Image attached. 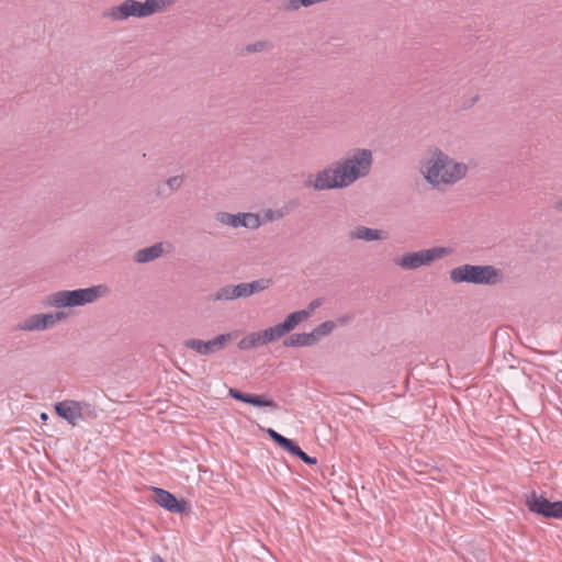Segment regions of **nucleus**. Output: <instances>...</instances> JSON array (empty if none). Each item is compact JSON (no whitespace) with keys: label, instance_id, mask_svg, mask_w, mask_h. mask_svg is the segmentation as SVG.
<instances>
[{"label":"nucleus","instance_id":"obj_1","mask_svg":"<svg viewBox=\"0 0 562 562\" xmlns=\"http://www.w3.org/2000/svg\"><path fill=\"white\" fill-rule=\"evenodd\" d=\"M372 165L373 156L370 149L355 148L347 156L331 162L329 167L310 175L304 180V187L315 191L344 189L369 176Z\"/></svg>","mask_w":562,"mask_h":562},{"label":"nucleus","instance_id":"obj_2","mask_svg":"<svg viewBox=\"0 0 562 562\" xmlns=\"http://www.w3.org/2000/svg\"><path fill=\"white\" fill-rule=\"evenodd\" d=\"M468 167L456 162L441 149L435 148L431 158L426 164L425 179L432 186L451 184L467 175Z\"/></svg>","mask_w":562,"mask_h":562},{"label":"nucleus","instance_id":"obj_3","mask_svg":"<svg viewBox=\"0 0 562 562\" xmlns=\"http://www.w3.org/2000/svg\"><path fill=\"white\" fill-rule=\"evenodd\" d=\"M452 283H470L476 285H496L503 282V271L492 265L464 263L450 270Z\"/></svg>","mask_w":562,"mask_h":562},{"label":"nucleus","instance_id":"obj_4","mask_svg":"<svg viewBox=\"0 0 562 562\" xmlns=\"http://www.w3.org/2000/svg\"><path fill=\"white\" fill-rule=\"evenodd\" d=\"M175 0H124L119 5L111 7L102 12V16L112 21H125L130 18L144 19L161 12Z\"/></svg>","mask_w":562,"mask_h":562},{"label":"nucleus","instance_id":"obj_5","mask_svg":"<svg viewBox=\"0 0 562 562\" xmlns=\"http://www.w3.org/2000/svg\"><path fill=\"white\" fill-rule=\"evenodd\" d=\"M109 289L105 285H93L76 290H61L47 297V304L57 308L83 306L95 302L105 295Z\"/></svg>","mask_w":562,"mask_h":562},{"label":"nucleus","instance_id":"obj_6","mask_svg":"<svg viewBox=\"0 0 562 562\" xmlns=\"http://www.w3.org/2000/svg\"><path fill=\"white\" fill-rule=\"evenodd\" d=\"M451 252L447 247H432L414 252H406L401 258L395 259V263L405 270H416L423 266H428L437 259H441Z\"/></svg>","mask_w":562,"mask_h":562},{"label":"nucleus","instance_id":"obj_7","mask_svg":"<svg viewBox=\"0 0 562 562\" xmlns=\"http://www.w3.org/2000/svg\"><path fill=\"white\" fill-rule=\"evenodd\" d=\"M235 337L236 333H226L220 334L207 341L198 338H189L183 341V346L200 356H209L223 350Z\"/></svg>","mask_w":562,"mask_h":562},{"label":"nucleus","instance_id":"obj_8","mask_svg":"<svg viewBox=\"0 0 562 562\" xmlns=\"http://www.w3.org/2000/svg\"><path fill=\"white\" fill-rule=\"evenodd\" d=\"M526 506L531 513L544 518L562 519V501L551 502L533 491L527 496Z\"/></svg>","mask_w":562,"mask_h":562},{"label":"nucleus","instance_id":"obj_9","mask_svg":"<svg viewBox=\"0 0 562 562\" xmlns=\"http://www.w3.org/2000/svg\"><path fill=\"white\" fill-rule=\"evenodd\" d=\"M66 317L67 314L63 311L35 314L25 318L22 323H19L15 329L27 331L45 330Z\"/></svg>","mask_w":562,"mask_h":562},{"label":"nucleus","instance_id":"obj_10","mask_svg":"<svg viewBox=\"0 0 562 562\" xmlns=\"http://www.w3.org/2000/svg\"><path fill=\"white\" fill-rule=\"evenodd\" d=\"M155 502L164 509L175 514H186L190 512V506L183 498L178 499L175 494L160 487H153Z\"/></svg>","mask_w":562,"mask_h":562},{"label":"nucleus","instance_id":"obj_11","mask_svg":"<svg viewBox=\"0 0 562 562\" xmlns=\"http://www.w3.org/2000/svg\"><path fill=\"white\" fill-rule=\"evenodd\" d=\"M228 395L239 402L256 406V407H270L272 411H277L279 405L271 398H267L265 395L251 394L241 392L238 389L231 387Z\"/></svg>","mask_w":562,"mask_h":562},{"label":"nucleus","instance_id":"obj_12","mask_svg":"<svg viewBox=\"0 0 562 562\" xmlns=\"http://www.w3.org/2000/svg\"><path fill=\"white\" fill-rule=\"evenodd\" d=\"M237 299H247L246 288L244 283L226 284L217 289L214 293L210 294V301H234Z\"/></svg>","mask_w":562,"mask_h":562},{"label":"nucleus","instance_id":"obj_13","mask_svg":"<svg viewBox=\"0 0 562 562\" xmlns=\"http://www.w3.org/2000/svg\"><path fill=\"white\" fill-rule=\"evenodd\" d=\"M79 401L66 400L55 404V413L63 419L67 420L68 424L77 426L78 424V412Z\"/></svg>","mask_w":562,"mask_h":562},{"label":"nucleus","instance_id":"obj_14","mask_svg":"<svg viewBox=\"0 0 562 562\" xmlns=\"http://www.w3.org/2000/svg\"><path fill=\"white\" fill-rule=\"evenodd\" d=\"M349 238L373 241L386 238V233L381 229L359 225L349 233Z\"/></svg>","mask_w":562,"mask_h":562},{"label":"nucleus","instance_id":"obj_15","mask_svg":"<svg viewBox=\"0 0 562 562\" xmlns=\"http://www.w3.org/2000/svg\"><path fill=\"white\" fill-rule=\"evenodd\" d=\"M164 252L162 244L156 243L150 247L139 249L134 255V260L138 263H146L158 259Z\"/></svg>","mask_w":562,"mask_h":562},{"label":"nucleus","instance_id":"obj_16","mask_svg":"<svg viewBox=\"0 0 562 562\" xmlns=\"http://www.w3.org/2000/svg\"><path fill=\"white\" fill-rule=\"evenodd\" d=\"M316 345L315 335L311 333L292 334L283 340L285 347H308Z\"/></svg>","mask_w":562,"mask_h":562},{"label":"nucleus","instance_id":"obj_17","mask_svg":"<svg viewBox=\"0 0 562 562\" xmlns=\"http://www.w3.org/2000/svg\"><path fill=\"white\" fill-rule=\"evenodd\" d=\"M308 318V312L295 311L290 313L283 322L279 323L284 335L292 331L301 322Z\"/></svg>","mask_w":562,"mask_h":562},{"label":"nucleus","instance_id":"obj_18","mask_svg":"<svg viewBox=\"0 0 562 562\" xmlns=\"http://www.w3.org/2000/svg\"><path fill=\"white\" fill-rule=\"evenodd\" d=\"M244 288H246V296L250 297L251 295H255L257 293H260L267 289H269L273 281L269 278H260L257 280H254L251 282H243Z\"/></svg>","mask_w":562,"mask_h":562},{"label":"nucleus","instance_id":"obj_19","mask_svg":"<svg viewBox=\"0 0 562 562\" xmlns=\"http://www.w3.org/2000/svg\"><path fill=\"white\" fill-rule=\"evenodd\" d=\"M215 220L223 225L237 228L243 227L244 216L243 213L232 214L228 212H217Z\"/></svg>","mask_w":562,"mask_h":562},{"label":"nucleus","instance_id":"obj_20","mask_svg":"<svg viewBox=\"0 0 562 562\" xmlns=\"http://www.w3.org/2000/svg\"><path fill=\"white\" fill-rule=\"evenodd\" d=\"M282 328L279 324L266 328L263 330L256 331L259 334V340L261 346L276 341L277 339L284 336Z\"/></svg>","mask_w":562,"mask_h":562},{"label":"nucleus","instance_id":"obj_21","mask_svg":"<svg viewBox=\"0 0 562 562\" xmlns=\"http://www.w3.org/2000/svg\"><path fill=\"white\" fill-rule=\"evenodd\" d=\"M273 49V44L268 40L257 41L255 43L247 44L243 50V55H249L261 52H270Z\"/></svg>","mask_w":562,"mask_h":562},{"label":"nucleus","instance_id":"obj_22","mask_svg":"<svg viewBox=\"0 0 562 562\" xmlns=\"http://www.w3.org/2000/svg\"><path fill=\"white\" fill-rule=\"evenodd\" d=\"M335 328H336V323L333 321H325V322L321 323L319 325H317L312 330V334L315 335L316 344L321 340V338L330 335Z\"/></svg>","mask_w":562,"mask_h":562},{"label":"nucleus","instance_id":"obj_23","mask_svg":"<svg viewBox=\"0 0 562 562\" xmlns=\"http://www.w3.org/2000/svg\"><path fill=\"white\" fill-rule=\"evenodd\" d=\"M259 346H261L259 340V334H257L256 331L248 334L247 336L241 338L237 344V347L240 350H249L252 348H257Z\"/></svg>","mask_w":562,"mask_h":562},{"label":"nucleus","instance_id":"obj_24","mask_svg":"<svg viewBox=\"0 0 562 562\" xmlns=\"http://www.w3.org/2000/svg\"><path fill=\"white\" fill-rule=\"evenodd\" d=\"M97 417H98V412H97L94 405L87 403V402H80L78 419L93 420Z\"/></svg>","mask_w":562,"mask_h":562},{"label":"nucleus","instance_id":"obj_25","mask_svg":"<svg viewBox=\"0 0 562 562\" xmlns=\"http://www.w3.org/2000/svg\"><path fill=\"white\" fill-rule=\"evenodd\" d=\"M314 4V0H285L283 1L281 9L288 12H292L297 11L301 8H308Z\"/></svg>","mask_w":562,"mask_h":562},{"label":"nucleus","instance_id":"obj_26","mask_svg":"<svg viewBox=\"0 0 562 562\" xmlns=\"http://www.w3.org/2000/svg\"><path fill=\"white\" fill-rule=\"evenodd\" d=\"M244 222L243 227L249 229H257L261 225L260 216L255 213H243Z\"/></svg>","mask_w":562,"mask_h":562},{"label":"nucleus","instance_id":"obj_27","mask_svg":"<svg viewBox=\"0 0 562 562\" xmlns=\"http://www.w3.org/2000/svg\"><path fill=\"white\" fill-rule=\"evenodd\" d=\"M279 447H281L283 450H285L288 453L296 457L300 451L301 447L297 445V442L293 439L284 437L281 442L279 443Z\"/></svg>","mask_w":562,"mask_h":562},{"label":"nucleus","instance_id":"obj_28","mask_svg":"<svg viewBox=\"0 0 562 562\" xmlns=\"http://www.w3.org/2000/svg\"><path fill=\"white\" fill-rule=\"evenodd\" d=\"M301 205V201L297 198L291 199L286 202V204L283 206L281 211H278L277 217L280 218L284 215V213H289L290 211H293L297 209Z\"/></svg>","mask_w":562,"mask_h":562},{"label":"nucleus","instance_id":"obj_29","mask_svg":"<svg viewBox=\"0 0 562 562\" xmlns=\"http://www.w3.org/2000/svg\"><path fill=\"white\" fill-rule=\"evenodd\" d=\"M166 183L171 191H177L181 188V186L183 183V177L182 176L170 177L169 179H167Z\"/></svg>","mask_w":562,"mask_h":562},{"label":"nucleus","instance_id":"obj_30","mask_svg":"<svg viewBox=\"0 0 562 562\" xmlns=\"http://www.w3.org/2000/svg\"><path fill=\"white\" fill-rule=\"evenodd\" d=\"M300 460H302L304 463L308 465H315L317 463V459L315 457L308 456L306 452H304L302 449L300 453L296 456Z\"/></svg>","mask_w":562,"mask_h":562},{"label":"nucleus","instance_id":"obj_31","mask_svg":"<svg viewBox=\"0 0 562 562\" xmlns=\"http://www.w3.org/2000/svg\"><path fill=\"white\" fill-rule=\"evenodd\" d=\"M323 304V300L322 299H315L313 301L310 302L306 310H302L303 312H308V317L311 316V314L316 310L321 305Z\"/></svg>","mask_w":562,"mask_h":562},{"label":"nucleus","instance_id":"obj_32","mask_svg":"<svg viewBox=\"0 0 562 562\" xmlns=\"http://www.w3.org/2000/svg\"><path fill=\"white\" fill-rule=\"evenodd\" d=\"M267 434L268 436L270 437V439L277 443L279 446V443L281 442V440L284 438L283 435L279 434L278 431H276L274 429L272 428H268L267 429Z\"/></svg>","mask_w":562,"mask_h":562},{"label":"nucleus","instance_id":"obj_33","mask_svg":"<svg viewBox=\"0 0 562 562\" xmlns=\"http://www.w3.org/2000/svg\"><path fill=\"white\" fill-rule=\"evenodd\" d=\"M351 316L350 315H346V316H342L338 319V322L342 325V324H346V323H349L351 321Z\"/></svg>","mask_w":562,"mask_h":562},{"label":"nucleus","instance_id":"obj_34","mask_svg":"<svg viewBox=\"0 0 562 562\" xmlns=\"http://www.w3.org/2000/svg\"><path fill=\"white\" fill-rule=\"evenodd\" d=\"M151 562H165L159 554H153Z\"/></svg>","mask_w":562,"mask_h":562},{"label":"nucleus","instance_id":"obj_35","mask_svg":"<svg viewBox=\"0 0 562 562\" xmlns=\"http://www.w3.org/2000/svg\"><path fill=\"white\" fill-rule=\"evenodd\" d=\"M557 211H562V199L554 204Z\"/></svg>","mask_w":562,"mask_h":562},{"label":"nucleus","instance_id":"obj_36","mask_svg":"<svg viewBox=\"0 0 562 562\" xmlns=\"http://www.w3.org/2000/svg\"><path fill=\"white\" fill-rule=\"evenodd\" d=\"M446 366V361L445 360H438L437 361V367H443Z\"/></svg>","mask_w":562,"mask_h":562},{"label":"nucleus","instance_id":"obj_37","mask_svg":"<svg viewBox=\"0 0 562 562\" xmlns=\"http://www.w3.org/2000/svg\"><path fill=\"white\" fill-rule=\"evenodd\" d=\"M267 216H269V218H270V220H272V218H273V216H272V212H271V211H268Z\"/></svg>","mask_w":562,"mask_h":562},{"label":"nucleus","instance_id":"obj_38","mask_svg":"<svg viewBox=\"0 0 562 562\" xmlns=\"http://www.w3.org/2000/svg\"><path fill=\"white\" fill-rule=\"evenodd\" d=\"M41 417H42L43 419H46V418H47V415H46L45 413H43V414L41 415Z\"/></svg>","mask_w":562,"mask_h":562}]
</instances>
